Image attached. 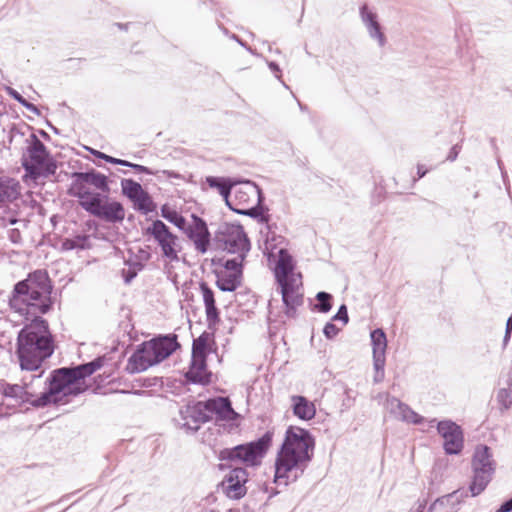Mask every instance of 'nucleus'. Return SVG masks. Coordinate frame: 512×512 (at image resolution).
<instances>
[{"label":"nucleus","mask_w":512,"mask_h":512,"mask_svg":"<svg viewBox=\"0 0 512 512\" xmlns=\"http://www.w3.org/2000/svg\"><path fill=\"white\" fill-rule=\"evenodd\" d=\"M509 390L512 392V378L509 380Z\"/></svg>","instance_id":"nucleus-64"},{"label":"nucleus","mask_w":512,"mask_h":512,"mask_svg":"<svg viewBox=\"0 0 512 512\" xmlns=\"http://www.w3.org/2000/svg\"><path fill=\"white\" fill-rule=\"evenodd\" d=\"M243 261L244 259H242V254H238L235 258L225 260L223 262V267L226 270L231 271V273L242 272Z\"/></svg>","instance_id":"nucleus-41"},{"label":"nucleus","mask_w":512,"mask_h":512,"mask_svg":"<svg viewBox=\"0 0 512 512\" xmlns=\"http://www.w3.org/2000/svg\"><path fill=\"white\" fill-rule=\"evenodd\" d=\"M459 151H460V146L458 144L454 145L449 151L447 160L451 161V162L455 161L458 157Z\"/></svg>","instance_id":"nucleus-48"},{"label":"nucleus","mask_w":512,"mask_h":512,"mask_svg":"<svg viewBox=\"0 0 512 512\" xmlns=\"http://www.w3.org/2000/svg\"><path fill=\"white\" fill-rule=\"evenodd\" d=\"M120 184L122 195L132 202L133 208L136 211L147 215L156 210V203L139 182L130 178H124Z\"/></svg>","instance_id":"nucleus-11"},{"label":"nucleus","mask_w":512,"mask_h":512,"mask_svg":"<svg viewBox=\"0 0 512 512\" xmlns=\"http://www.w3.org/2000/svg\"><path fill=\"white\" fill-rule=\"evenodd\" d=\"M232 192L234 195L233 202L237 201V203H234V205H236L237 207H239V205L247 203L251 194H257L258 204H261L264 200L261 188L257 184L249 180L244 182V185L241 187H236L234 185Z\"/></svg>","instance_id":"nucleus-25"},{"label":"nucleus","mask_w":512,"mask_h":512,"mask_svg":"<svg viewBox=\"0 0 512 512\" xmlns=\"http://www.w3.org/2000/svg\"><path fill=\"white\" fill-rule=\"evenodd\" d=\"M339 331L340 329L332 322H327L323 328V334L327 339H333Z\"/></svg>","instance_id":"nucleus-42"},{"label":"nucleus","mask_w":512,"mask_h":512,"mask_svg":"<svg viewBox=\"0 0 512 512\" xmlns=\"http://www.w3.org/2000/svg\"><path fill=\"white\" fill-rule=\"evenodd\" d=\"M72 183L67 191L68 195L78 198L79 205L89 200L94 194H109V179L106 175L91 168L84 172H73Z\"/></svg>","instance_id":"nucleus-8"},{"label":"nucleus","mask_w":512,"mask_h":512,"mask_svg":"<svg viewBox=\"0 0 512 512\" xmlns=\"http://www.w3.org/2000/svg\"><path fill=\"white\" fill-rule=\"evenodd\" d=\"M135 276H136V273H135V272H131V271H129V272H128V275H126V276H125V278H124L125 283H130V282H131V280H132Z\"/></svg>","instance_id":"nucleus-55"},{"label":"nucleus","mask_w":512,"mask_h":512,"mask_svg":"<svg viewBox=\"0 0 512 512\" xmlns=\"http://www.w3.org/2000/svg\"><path fill=\"white\" fill-rule=\"evenodd\" d=\"M459 492L460 491L458 490L452 494L438 498L431 504L428 512H456L454 507V498Z\"/></svg>","instance_id":"nucleus-33"},{"label":"nucleus","mask_w":512,"mask_h":512,"mask_svg":"<svg viewBox=\"0 0 512 512\" xmlns=\"http://www.w3.org/2000/svg\"><path fill=\"white\" fill-rule=\"evenodd\" d=\"M472 470L495 471V462L492 459L490 447L478 445L472 458Z\"/></svg>","instance_id":"nucleus-24"},{"label":"nucleus","mask_w":512,"mask_h":512,"mask_svg":"<svg viewBox=\"0 0 512 512\" xmlns=\"http://www.w3.org/2000/svg\"><path fill=\"white\" fill-rule=\"evenodd\" d=\"M373 354H385L387 338L383 329L377 328L370 333Z\"/></svg>","instance_id":"nucleus-36"},{"label":"nucleus","mask_w":512,"mask_h":512,"mask_svg":"<svg viewBox=\"0 0 512 512\" xmlns=\"http://www.w3.org/2000/svg\"><path fill=\"white\" fill-rule=\"evenodd\" d=\"M90 151L91 154H93L95 157L99 158V159H103L105 161L106 159V155L105 153L103 152H100L98 150H95V149H88Z\"/></svg>","instance_id":"nucleus-52"},{"label":"nucleus","mask_w":512,"mask_h":512,"mask_svg":"<svg viewBox=\"0 0 512 512\" xmlns=\"http://www.w3.org/2000/svg\"><path fill=\"white\" fill-rule=\"evenodd\" d=\"M249 474L246 468H232L221 482L223 493L232 500H240L247 493L245 484L248 482Z\"/></svg>","instance_id":"nucleus-15"},{"label":"nucleus","mask_w":512,"mask_h":512,"mask_svg":"<svg viewBox=\"0 0 512 512\" xmlns=\"http://www.w3.org/2000/svg\"><path fill=\"white\" fill-rule=\"evenodd\" d=\"M294 261L292 256L286 249H280L278 252V260L275 265L274 274L277 283L296 279L294 274Z\"/></svg>","instance_id":"nucleus-21"},{"label":"nucleus","mask_w":512,"mask_h":512,"mask_svg":"<svg viewBox=\"0 0 512 512\" xmlns=\"http://www.w3.org/2000/svg\"><path fill=\"white\" fill-rule=\"evenodd\" d=\"M24 137L25 136V133L24 132H21L19 129H17L15 126H13L10 131H9V142L12 143V141L16 138V137Z\"/></svg>","instance_id":"nucleus-49"},{"label":"nucleus","mask_w":512,"mask_h":512,"mask_svg":"<svg viewBox=\"0 0 512 512\" xmlns=\"http://www.w3.org/2000/svg\"><path fill=\"white\" fill-rule=\"evenodd\" d=\"M285 307H286L285 314L287 315V317L294 318L296 315V309L298 306H293V308H291V305H285Z\"/></svg>","instance_id":"nucleus-51"},{"label":"nucleus","mask_w":512,"mask_h":512,"mask_svg":"<svg viewBox=\"0 0 512 512\" xmlns=\"http://www.w3.org/2000/svg\"><path fill=\"white\" fill-rule=\"evenodd\" d=\"M315 438L307 429L289 426L275 459L274 482L285 486L300 478L314 456Z\"/></svg>","instance_id":"nucleus-2"},{"label":"nucleus","mask_w":512,"mask_h":512,"mask_svg":"<svg viewBox=\"0 0 512 512\" xmlns=\"http://www.w3.org/2000/svg\"><path fill=\"white\" fill-rule=\"evenodd\" d=\"M202 292L208 328L213 329L220 322V312L216 306V300L213 290L204 281L199 283Z\"/></svg>","instance_id":"nucleus-20"},{"label":"nucleus","mask_w":512,"mask_h":512,"mask_svg":"<svg viewBox=\"0 0 512 512\" xmlns=\"http://www.w3.org/2000/svg\"><path fill=\"white\" fill-rule=\"evenodd\" d=\"M118 165H120V166H125V167H129V165H133V163H132V162H129V161H127V160L120 159V160H119V164H118Z\"/></svg>","instance_id":"nucleus-60"},{"label":"nucleus","mask_w":512,"mask_h":512,"mask_svg":"<svg viewBox=\"0 0 512 512\" xmlns=\"http://www.w3.org/2000/svg\"><path fill=\"white\" fill-rule=\"evenodd\" d=\"M206 183L209 185V187L218 190L219 194L224 199L225 204L231 210L234 206L233 200L230 199V195L234 188V184L231 183V180L229 178L208 176L206 177Z\"/></svg>","instance_id":"nucleus-27"},{"label":"nucleus","mask_w":512,"mask_h":512,"mask_svg":"<svg viewBox=\"0 0 512 512\" xmlns=\"http://www.w3.org/2000/svg\"><path fill=\"white\" fill-rule=\"evenodd\" d=\"M211 372L207 370V359L191 358L185 378L192 384L207 385L211 382Z\"/></svg>","instance_id":"nucleus-22"},{"label":"nucleus","mask_w":512,"mask_h":512,"mask_svg":"<svg viewBox=\"0 0 512 512\" xmlns=\"http://www.w3.org/2000/svg\"><path fill=\"white\" fill-rule=\"evenodd\" d=\"M208 413L215 414L218 420L234 421L239 414L233 409L227 397H216L205 401Z\"/></svg>","instance_id":"nucleus-18"},{"label":"nucleus","mask_w":512,"mask_h":512,"mask_svg":"<svg viewBox=\"0 0 512 512\" xmlns=\"http://www.w3.org/2000/svg\"><path fill=\"white\" fill-rule=\"evenodd\" d=\"M273 436V431L268 430L256 440L221 449L218 459L229 463L240 462L246 467H257L261 465L262 459L269 450Z\"/></svg>","instance_id":"nucleus-7"},{"label":"nucleus","mask_w":512,"mask_h":512,"mask_svg":"<svg viewBox=\"0 0 512 512\" xmlns=\"http://www.w3.org/2000/svg\"><path fill=\"white\" fill-rule=\"evenodd\" d=\"M242 273L216 272V286L223 292H234L241 285Z\"/></svg>","instance_id":"nucleus-28"},{"label":"nucleus","mask_w":512,"mask_h":512,"mask_svg":"<svg viewBox=\"0 0 512 512\" xmlns=\"http://www.w3.org/2000/svg\"><path fill=\"white\" fill-rule=\"evenodd\" d=\"M496 512H512V497L504 501Z\"/></svg>","instance_id":"nucleus-47"},{"label":"nucleus","mask_w":512,"mask_h":512,"mask_svg":"<svg viewBox=\"0 0 512 512\" xmlns=\"http://www.w3.org/2000/svg\"><path fill=\"white\" fill-rule=\"evenodd\" d=\"M104 362L105 357L99 356L90 362L74 367H61L53 370L44 380V384L48 386V392L40 401L45 404L50 396H54L56 404L68 403L69 397L78 396L85 391L79 381L91 376L104 365Z\"/></svg>","instance_id":"nucleus-3"},{"label":"nucleus","mask_w":512,"mask_h":512,"mask_svg":"<svg viewBox=\"0 0 512 512\" xmlns=\"http://www.w3.org/2000/svg\"><path fill=\"white\" fill-rule=\"evenodd\" d=\"M43 371L32 376L31 381L23 385L0 382V395L13 401L14 405L29 403L35 408H43L50 404H56L54 396H50L47 403L42 404L40 399L48 392V386L42 381Z\"/></svg>","instance_id":"nucleus-6"},{"label":"nucleus","mask_w":512,"mask_h":512,"mask_svg":"<svg viewBox=\"0 0 512 512\" xmlns=\"http://www.w3.org/2000/svg\"><path fill=\"white\" fill-rule=\"evenodd\" d=\"M231 210L239 215H245L257 219L260 223L268 224L270 220V216L265 214L268 209L266 207L260 206V204L250 208H242L234 205Z\"/></svg>","instance_id":"nucleus-32"},{"label":"nucleus","mask_w":512,"mask_h":512,"mask_svg":"<svg viewBox=\"0 0 512 512\" xmlns=\"http://www.w3.org/2000/svg\"><path fill=\"white\" fill-rule=\"evenodd\" d=\"M440 436L444 439L443 449L448 455H458L464 447V434L460 425L452 420H441L436 424Z\"/></svg>","instance_id":"nucleus-14"},{"label":"nucleus","mask_w":512,"mask_h":512,"mask_svg":"<svg viewBox=\"0 0 512 512\" xmlns=\"http://www.w3.org/2000/svg\"><path fill=\"white\" fill-rule=\"evenodd\" d=\"M7 91H8V94L14 99L16 100L19 104H21L22 106H24L27 110H29L30 112L36 114V115H40V110L38 109V107L36 105H34L33 103L27 101L19 92H17L15 89L11 88V87H8L7 88Z\"/></svg>","instance_id":"nucleus-39"},{"label":"nucleus","mask_w":512,"mask_h":512,"mask_svg":"<svg viewBox=\"0 0 512 512\" xmlns=\"http://www.w3.org/2000/svg\"><path fill=\"white\" fill-rule=\"evenodd\" d=\"M269 69L274 73L275 77L281 80L282 72L279 65L274 61L267 62Z\"/></svg>","instance_id":"nucleus-46"},{"label":"nucleus","mask_w":512,"mask_h":512,"mask_svg":"<svg viewBox=\"0 0 512 512\" xmlns=\"http://www.w3.org/2000/svg\"><path fill=\"white\" fill-rule=\"evenodd\" d=\"M429 169L426 168L424 165L422 164H418L417 165V179H421L423 178L427 173H428Z\"/></svg>","instance_id":"nucleus-50"},{"label":"nucleus","mask_w":512,"mask_h":512,"mask_svg":"<svg viewBox=\"0 0 512 512\" xmlns=\"http://www.w3.org/2000/svg\"><path fill=\"white\" fill-rule=\"evenodd\" d=\"M24 141L26 147L21 157V164L25 171L24 181L37 184L40 179L55 175L58 168L57 161L37 135L30 133Z\"/></svg>","instance_id":"nucleus-5"},{"label":"nucleus","mask_w":512,"mask_h":512,"mask_svg":"<svg viewBox=\"0 0 512 512\" xmlns=\"http://www.w3.org/2000/svg\"><path fill=\"white\" fill-rule=\"evenodd\" d=\"M53 284L46 270L38 269L18 281L9 296V307L30 320L17 335L15 354L20 368L39 370L55 350L54 337L42 315L52 310Z\"/></svg>","instance_id":"nucleus-1"},{"label":"nucleus","mask_w":512,"mask_h":512,"mask_svg":"<svg viewBox=\"0 0 512 512\" xmlns=\"http://www.w3.org/2000/svg\"><path fill=\"white\" fill-rule=\"evenodd\" d=\"M146 235H150L161 247L162 255L170 261H178V250L176 249L177 236L161 220L156 219L145 230Z\"/></svg>","instance_id":"nucleus-12"},{"label":"nucleus","mask_w":512,"mask_h":512,"mask_svg":"<svg viewBox=\"0 0 512 512\" xmlns=\"http://www.w3.org/2000/svg\"><path fill=\"white\" fill-rule=\"evenodd\" d=\"M511 393L512 392L506 388H501L498 390L496 400L501 410H508L512 406Z\"/></svg>","instance_id":"nucleus-40"},{"label":"nucleus","mask_w":512,"mask_h":512,"mask_svg":"<svg viewBox=\"0 0 512 512\" xmlns=\"http://www.w3.org/2000/svg\"><path fill=\"white\" fill-rule=\"evenodd\" d=\"M224 260L222 258H213L212 265L223 266Z\"/></svg>","instance_id":"nucleus-57"},{"label":"nucleus","mask_w":512,"mask_h":512,"mask_svg":"<svg viewBox=\"0 0 512 512\" xmlns=\"http://www.w3.org/2000/svg\"><path fill=\"white\" fill-rule=\"evenodd\" d=\"M117 27L123 30H127L128 24L116 23Z\"/></svg>","instance_id":"nucleus-63"},{"label":"nucleus","mask_w":512,"mask_h":512,"mask_svg":"<svg viewBox=\"0 0 512 512\" xmlns=\"http://www.w3.org/2000/svg\"><path fill=\"white\" fill-rule=\"evenodd\" d=\"M18 221H19V220H18L17 218L11 217V218H9V219L7 220V223H8L9 225H14V224H16Z\"/></svg>","instance_id":"nucleus-62"},{"label":"nucleus","mask_w":512,"mask_h":512,"mask_svg":"<svg viewBox=\"0 0 512 512\" xmlns=\"http://www.w3.org/2000/svg\"><path fill=\"white\" fill-rule=\"evenodd\" d=\"M129 168L133 169L137 173H143V174H148V175H157L158 173H162L167 178L182 179V176L178 172H175L173 170H161V171L156 170L155 171L147 166H144L141 164H136V163H133V165H129Z\"/></svg>","instance_id":"nucleus-37"},{"label":"nucleus","mask_w":512,"mask_h":512,"mask_svg":"<svg viewBox=\"0 0 512 512\" xmlns=\"http://www.w3.org/2000/svg\"><path fill=\"white\" fill-rule=\"evenodd\" d=\"M293 413L301 420L308 421L315 417L316 408L313 402L301 395L291 397Z\"/></svg>","instance_id":"nucleus-26"},{"label":"nucleus","mask_w":512,"mask_h":512,"mask_svg":"<svg viewBox=\"0 0 512 512\" xmlns=\"http://www.w3.org/2000/svg\"><path fill=\"white\" fill-rule=\"evenodd\" d=\"M511 333L509 331H505V336L503 339V345L505 346L510 341Z\"/></svg>","instance_id":"nucleus-59"},{"label":"nucleus","mask_w":512,"mask_h":512,"mask_svg":"<svg viewBox=\"0 0 512 512\" xmlns=\"http://www.w3.org/2000/svg\"><path fill=\"white\" fill-rule=\"evenodd\" d=\"M119 158H115V157H112L110 155H106V159L105 161L108 162V163H111V164H115V165H118L119 164Z\"/></svg>","instance_id":"nucleus-53"},{"label":"nucleus","mask_w":512,"mask_h":512,"mask_svg":"<svg viewBox=\"0 0 512 512\" xmlns=\"http://www.w3.org/2000/svg\"><path fill=\"white\" fill-rule=\"evenodd\" d=\"M19 183L10 177H0V203L12 202L20 194Z\"/></svg>","instance_id":"nucleus-30"},{"label":"nucleus","mask_w":512,"mask_h":512,"mask_svg":"<svg viewBox=\"0 0 512 512\" xmlns=\"http://www.w3.org/2000/svg\"><path fill=\"white\" fill-rule=\"evenodd\" d=\"M317 303L314 304L313 310L320 313H328L332 308V295L325 291H320L316 294Z\"/></svg>","instance_id":"nucleus-38"},{"label":"nucleus","mask_w":512,"mask_h":512,"mask_svg":"<svg viewBox=\"0 0 512 512\" xmlns=\"http://www.w3.org/2000/svg\"><path fill=\"white\" fill-rule=\"evenodd\" d=\"M193 219V224H188L183 232L186 236L191 240L195 246V249L204 254L207 252L210 241L211 234L208 229L206 221L199 217L196 214L191 215Z\"/></svg>","instance_id":"nucleus-16"},{"label":"nucleus","mask_w":512,"mask_h":512,"mask_svg":"<svg viewBox=\"0 0 512 512\" xmlns=\"http://www.w3.org/2000/svg\"><path fill=\"white\" fill-rule=\"evenodd\" d=\"M231 38L237 41V43H239L241 46L246 47L245 42H243V40H241L237 35L233 34Z\"/></svg>","instance_id":"nucleus-58"},{"label":"nucleus","mask_w":512,"mask_h":512,"mask_svg":"<svg viewBox=\"0 0 512 512\" xmlns=\"http://www.w3.org/2000/svg\"><path fill=\"white\" fill-rule=\"evenodd\" d=\"M213 339V334L203 332L198 338L193 340L191 358L207 359L209 353V342Z\"/></svg>","instance_id":"nucleus-31"},{"label":"nucleus","mask_w":512,"mask_h":512,"mask_svg":"<svg viewBox=\"0 0 512 512\" xmlns=\"http://www.w3.org/2000/svg\"><path fill=\"white\" fill-rule=\"evenodd\" d=\"M80 206L89 214L108 223H121L125 218L123 204L118 201H108V194H94Z\"/></svg>","instance_id":"nucleus-10"},{"label":"nucleus","mask_w":512,"mask_h":512,"mask_svg":"<svg viewBox=\"0 0 512 512\" xmlns=\"http://www.w3.org/2000/svg\"><path fill=\"white\" fill-rule=\"evenodd\" d=\"M180 348L176 334L158 335L137 345L128 358L125 370L129 374L140 373L155 366Z\"/></svg>","instance_id":"nucleus-4"},{"label":"nucleus","mask_w":512,"mask_h":512,"mask_svg":"<svg viewBox=\"0 0 512 512\" xmlns=\"http://www.w3.org/2000/svg\"><path fill=\"white\" fill-rule=\"evenodd\" d=\"M506 331H509V333L512 331V315L507 319Z\"/></svg>","instance_id":"nucleus-56"},{"label":"nucleus","mask_w":512,"mask_h":512,"mask_svg":"<svg viewBox=\"0 0 512 512\" xmlns=\"http://www.w3.org/2000/svg\"><path fill=\"white\" fill-rule=\"evenodd\" d=\"M375 372H384L385 354H373Z\"/></svg>","instance_id":"nucleus-44"},{"label":"nucleus","mask_w":512,"mask_h":512,"mask_svg":"<svg viewBox=\"0 0 512 512\" xmlns=\"http://www.w3.org/2000/svg\"><path fill=\"white\" fill-rule=\"evenodd\" d=\"M39 134L41 135V137H43L45 140H49L50 139V135L44 131V130H39Z\"/></svg>","instance_id":"nucleus-61"},{"label":"nucleus","mask_w":512,"mask_h":512,"mask_svg":"<svg viewBox=\"0 0 512 512\" xmlns=\"http://www.w3.org/2000/svg\"><path fill=\"white\" fill-rule=\"evenodd\" d=\"M215 240L230 254H242V259L251 249L250 240L240 224L223 223L215 232Z\"/></svg>","instance_id":"nucleus-9"},{"label":"nucleus","mask_w":512,"mask_h":512,"mask_svg":"<svg viewBox=\"0 0 512 512\" xmlns=\"http://www.w3.org/2000/svg\"><path fill=\"white\" fill-rule=\"evenodd\" d=\"M384 379V372H375L374 382L379 383Z\"/></svg>","instance_id":"nucleus-54"},{"label":"nucleus","mask_w":512,"mask_h":512,"mask_svg":"<svg viewBox=\"0 0 512 512\" xmlns=\"http://www.w3.org/2000/svg\"><path fill=\"white\" fill-rule=\"evenodd\" d=\"M332 320L342 321L343 324H347L349 321L348 310L345 304H342L337 313L333 316Z\"/></svg>","instance_id":"nucleus-43"},{"label":"nucleus","mask_w":512,"mask_h":512,"mask_svg":"<svg viewBox=\"0 0 512 512\" xmlns=\"http://www.w3.org/2000/svg\"><path fill=\"white\" fill-rule=\"evenodd\" d=\"M179 419L177 420L181 428L186 429L190 433H196L201 424L212 420V416L208 413L205 401H198L192 405L188 404L179 411Z\"/></svg>","instance_id":"nucleus-13"},{"label":"nucleus","mask_w":512,"mask_h":512,"mask_svg":"<svg viewBox=\"0 0 512 512\" xmlns=\"http://www.w3.org/2000/svg\"><path fill=\"white\" fill-rule=\"evenodd\" d=\"M277 284L279 285L284 305H291V308H293V306H301L303 304V293L299 292L296 279H290V281Z\"/></svg>","instance_id":"nucleus-23"},{"label":"nucleus","mask_w":512,"mask_h":512,"mask_svg":"<svg viewBox=\"0 0 512 512\" xmlns=\"http://www.w3.org/2000/svg\"><path fill=\"white\" fill-rule=\"evenodd\" d=\"M7 237L8 239L15 245H21L22 244V236L17 228H11L7 231Z\"/></svg>","instance_id":"nucleus-45"},{"label":"nucleus","mask_w":512,"mask_h":512,"mask_svg":"<svg viewBox=\"0 0 512 512\" xmlns=\"http://www.w3.org/2000/svg\"><path fill=\"white\" fill-rule=\"evenodd\" d=\"M89 235H77L74 238H65L62 241L61 249L63 251H70L74 249H88L90 247Z\"/></svg>","instance_id":"nucleus-35"},{"label":"nucleus","mask_w":512,"mask_h":512,"mask_svg":"<svg viewBox=\"0 0 512 512\" xmlns=\"http://www.w3.org/2000/svg\"><path fill=\"white\" fill-rule=\"evenodd\" d=\"M495 471L473 470L469 492L472 497L480 495L492 480Z\"/></svg>","instance_id":"nucleus-29"},{"label":"nucleus","mask_w":512,"mask_h":512,"mask_svg":"<svg viewBox=\"0 0 512 512\" xmlns=\"http://www.w3.org/2000/svg\"><path fill=\"white\" fill-rule=\"evenodd\" d=\"M161 216L170 223H172L173 225H175L181 231H183L188 225L185 217L176 210L170 208L167 204H164L161 207Z\"/></svg>","instance_id":"nucleus-34"},{"label":"nucleus","mask_w":512,"mask_h":512,"mask_svg":"<svg viewBox=\"0 0 512 512\" xmlns=\"http://www.w3.org/2000/svg\"><path fill=\"white\" fill-rule=\"evenodd\" d=\"M387 406L391 414L396 418L413 423L415 425L422 424L424 417L413 411L407 404L401 402L396 397H389L387 399Z\"/></svg>","instance_id":"nucleus-19"},{"label":"nucleus","mask_w":512,"mask_h":512,"mask_svg":"<svg viewBox=\"0 0 512 512\" xmlns=\"http://www.w3.org/2000/svg\"><path fill=\"white\" fill-rule=\"evenodd\" d=\"M359 14L370 38L376 40L380 47L385 46L387 40L378 21L377 14L371 11L366 3L360 6Z\"/></svg>","instance_id":"nucleus-17"}]
</instances>
